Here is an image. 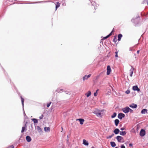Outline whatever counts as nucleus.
I'll return each mask as SVG.
<instances>
[{
  "label": "nucleus",
  "mask_w": 148,
  "mask_h": 148,
  "mask_svg": "<svg viewBox=\"0 0 148 148\" xmlns=\"http://www.w3.org/2000/svg\"><path fill=\"white\" fill-rule=\"evenodd\" d=\"M116 138L118 141L120 143H123L124 142L123 138L120 136H117Z\"/></svg>",
  "instance_id": "nucleus-1"
},
{
  "label": "nucleus",
  "mask_w": 148,
  "mask_h": 148,
  "mask_svg": "<svg viewBox=\"0 0 148 148\" xmlns=\"http://www.w3.org/2000/svg\"><path fill=\"white\" fill-rule=\"evenodd\" d=\"M145 134L146 132L145 130L143 129H141L139 133V135L141 136H143L145 135Z\"/></svg>",
  "instance_id": "nucleus-2"
},
{
  "label": "nucleus",
  "mask_w": 148,
  "mask_h": 148,
  "mask_svg": "<svg viewBox=\"0 0 148 148\" xmlns=\"http://www.w3.org/2000/svg\"><path fill=\"white\" fill-rule=\"evenodd\" d=\"M129 108L128 107H126L122 109V110L125 113H127L129 112Z\"/></svg>",
  "instance_id": "nucleus-3"
},
{
  "label": "nucleus",
  "mask_w": 148,
  "mask_h": 148,
  "mask_svg": "<svg viewBox=\"0 0 148 148\" xmlns=\"http://www.w3.org/2000/svg\"><path fill=\"white\" fill-rule=\"evenodd\" d=\"M107 74L108 75H109V74H110L111 71V68L110 66L108 65L107 66Z\"/></svg>",
  "instance_id": "nucleus-4"
},
{
  "label": "nucleus",
  "mask_w": 148,
  "mask_h": 148,
  "mask_svg": "<svg viewBox=\"0 0 148 148\" xmlns=\"http://www.w3.org/2000/svg\"><path fill=\"white\" fill-rule=\"evenodd\" d=\"M125 115L123 113H119L118 116V117L119 119H122L123 118L125 117Z\"/></svg>",
  "instance_id": "nucleus-5"
},
{
  "label": "nucleus",
  "mask_w": 148,
  "mask_h": 148,
  "mask_svg": "<svg viewBox=\"0 0 148 148\" xmlns=\"http://www.w3.org/2000/svg\"><path fill=\"white\" fill-rule=\"evenodd\" d=\"M129 106L132 108H135L137 107V106L135 104L132 103L129 105Z\"/></svg>",
  "instance_id": "nucleus-6"
},
{
  "label": "nucleus",
  "mask_w": 148,
  "mask_h": 148,
  "mask_svg": "<svg viewBox=\"0 0 148 148\" xmlns=\"http://www.w3.org/2000/svg\"><path fill=\"white\" fill-rule=\"evenodd\" d=\"M95 112L97 116H101V113L100 111H96Z\"/></svg>",
  "instance_id": "nucleus-7"
},
{
  "label": "nucleus",
  "mask_w": 148,
  "mask_h": 148,
  "mask_svg": "<svg viewBox=\"0 0 148 148\" xmlns=\"http://www.w3.org/2000/svg\"><path fill=\"white\" fill-rule=\"evenodd\" d=\"M91 76V74H89L88 75H85L83 77V80L84 81L86 79H87L88 78L90 77Z\"/></svg>",
  "instance_id": "nucleus-8"
},
{
  "label": "nucleus",
  "mask_w": 148,
  "mask_h": 148,
  "mask_svg": "<svg viewBox=\"0 0 148 148\" xmlns=\"http://www.w3.org/2000/svg\"><path fill=\"white\" fill-rule=\"evenodd\" d=\"M26 128H27V125L26 124H25V127H22L21 132L22 133H23L24 132V131H25L26 130H27Z\"/></svg>",
  "instance_id": "nucleus-9"
},
{
  "label": "nucleus",
  "mask_w": 148,
  "mask_h": 148,
  "mask_svg": "<svg viewBox=\"0 0 148 148\" xmlns=\"http://www.w3.org/2000/svg\"><path fill=\"white\" fill-rule=\"evenodd\" d=\"M132 89L134 90L139 91V88L137 86H134L133 87Z\"/></svg>",
  "instance_id": "nucleus-10"
},
{
  "label": "nucleus",
  "mask_w": 148,
  "mask_h": 148,
  "mask_svg": "<svg viewBox=\"0 0 148 148\" xmlns=\"http://www.w3.org/2000/svg\"><path fill=\"white\" fill-rule=\"evenodd\" d=\"M26 140L28 142H30L31 140V138L29 136H27L26 137Z\"/></svg>",
  "instance_id": "nucleus-11"
},
{
  "label": "nucleus",
  "mask_w": 148,
  "mask_h": 148,
  "mask_svg": "<svg viewBox=\"0 0 148 148\" xmlns=\"http://www.w3.org/2000/svg\"><path fill=\"white\" fill-rule=\"evenodd\" d=\"M91 92L90 91H88L87 92L85 93V95L87 97H88L90 96Z\"/></svg>",
  "instance_id": "nucleus-12"
},
{
  "label": "nucleus",
  "mask_w": 148,
  "mask_h": 148,
  "mask_svg": "<svg viewBox=\"0 0 148 148\" xmlns=\"http://www.w3.org/2000/svg\"><path fill=\"white\" fill-rule=\"evenodd\" d=\"M119 132L120 131L119 130L118 128H116L114 130V132L116 134H118L119 133Z\"/></svg>",
  "instance_id": "nucleus-13"
},
{
  "label": "nucleus",
  "mask_w": 148,
  "mask_h": 148,
  "mask_svg": "<svg viewBox=\"0 0 148 148\" xmlns=\"http://www.w3.org/2000/svg\"><path fill=\"white\" fill-rule=\"evenodd\" d=\"M147 112V110L146 109H144L142 110L141 111V113L142 114H145Z\"/></svg>",
  "instance_id": "nucleus-14"
},
{
  "label": "nucleus",
  "mask_w": 148,
  "mask_h": 148,
  "mask_svg": "<svg viewBox=\"0 0 148 148\" xmlns=\"http://www.w3.org/2000/svg\"><path fill=\"white\" fill-rule=\"evenodd\" d=\"M134 69L133 68H131V69L129 73L130 74V76L131 77H132V74L133 73Z\"/></svg>",
  "instance_id": "nucleus-15"
},
{
  "label": "nucleus",
  "mask_w": 148,
  "mask_h": 148,
  "mask_svg": "<svg viewBox=\"0 0 148 148\" xmlns=\"http://www.w3.org/2000/svg\"><path fill=\"white\" fill-rule=\"evenodd\" d=\"M44 130L46 132H49L50 131V128L49 127H44Z\"/></svg>",
  "instance_id": "nucleus-16"
},
{
  "label": "nucleus",
  "mask_w": 148,
  "mask_h": 148,
  "mask_svg": "<svg viewBox=\"0 0 148 148\" xmlns=\"http://www.w3.org/2000/svg\"><path fill=\"white\" fill-rule=\"evenodd\" d=\"M115 124L116 126H117L118 125L119 122V121L118 119H115L114 121Z\"/></svg>",
  "instance_id": "nucleus-17"
},
{
  "label": "nucleus",
  "mask_w": 148,
  "mask_h": 148,
  "mask_svg": "<svg viewBox=\"0 0 148 148\" xmlns=\"http://www.w3.org/2000/svg\"><path fill=\"white\" fill-rule=\"evenodd\" d=\"M83 143L85 145H88V141H87L85 140L84 139L83 140Z\"/></svg>",
  "instance_id": "nucleus-18"
},
{
  "label": "nucleus",
  "mask_w": 148,
  "mask_h": 148,
  "mask_svg": "<svg viewBox=\"0 0 148 148\" xmlns=\"http://www.w3.org/2000/svg\"><path fill=\"white\" fill-rule=\"evenodd\" d=\"M78 120L80 122V123L81 125H82L83 124L84 122V119H78Z\"/></svg>",
  "instance_id": "nucleus-19"
},
{
  "label": "nucleus",
  "mask_w": 148,
  "mask_h": 148,
  "mask_svg": "<svg viewBox=\"0 0 148 148\" xmlns=\"http://www.w3.org/2000/svg\"><path fill=\"white\" fill-rule=\"evenodd\" d=\"M113 31V30H112V32L109 34H108V36H106L105 37H104V38H103V39H106L107 38H108L110 36L112 35V32Z\"/></svg>",
  "instance_id": "nucleus-20"
},
{
  "label": "nucleus",
  "mask_w": 148,
  "mask_h": 148,
  "mask_svg": "<svg viewBox=\"0 0 148 148\" xmlns=\"http://www.w3.org/2000/svg\"><path fill=\"white\" fill-rule=\"evenodd\" d=\"M120 134L121 135L124 136L126 134V132L125 131H121Z\"/></svg>",
  "instance_id": "nucleus-21"
},
{
  "label": "nucleus",
  "mask_w": 148,
  "mask_h": 148,
  "mask_svg": "<svg viewBox=\"0 0 148 148\" xmlns=\"http://www.w3.org/2000/svg\"><path fill=\"white\" fill-rule=\"evenodd\" d=\"M122 37V35L121 34H119L118 35V41H120L121 39V38Z\"/></svg>",
  "instance_id": "nucleus-22"
},
{
  "label": "nucleus",
  "mask_w": 148,
  "mask_h": 148,
  "mask_svg": "<svg viewBox=\"0 0 148 148\" xmlns=\"http://www.w3.org/2000/svg\"><path fill=\"white\" fill-rule=\"evenodd\" d=\"M60 3L59 2H57L56 3V10H57L58 8L60 7Z\"/></svg>",
  "instance_id": "nucleus-23"
},
{
  "label": "nucleus",
  "mask_w": 148,
  "mask_h": 148,
  "mask_svg": "<svg viewBox=\"0 0 148 148\" xmlns=\"http://www.w3.org/2000/svg\"><path fill=\"white\" fill-rule=\"evenodd\" d=\"M110 144L111 145V146L113 147H115L116 146V144L114 142H110Z\"/></svg>",
  "instance_id": "nucleus-24"
},
{
  "label": "nucleus",
  "mask_w": 148,
  "mask_h": 148,
  "mask_svg": "<svg viewBox=\"0 0 148 148\" xmlns=\"http://www.w3.org/2000/svg\"><path fill=\"white\" fill-rule=\"evenodd\" d=\"M37 129L39 132H41L42 131V129L38 126H37Z\"/></svg>",
  "instance_id": "nucleus-25"
},
{
  "label": "nucleus",
  "mask_w": 148,
  "mask_h": 148,
  "mask_svg": "<svg viewBox=\"0 0 148 148\" xmlns=\"http://www.w3.org/2000/svg\"><path fill=\"white\" fill-rule=\"evenodd\" d=\"M34 123H37L38 122V120L35 119H32Z\"/></svg>",
  "instance_id": "nucleus-26"
},
{
  "label": "nucleus",
  "mask_w": 148,
  "mask_h": 148,
  "mask_svg": "<svg viewBox=\"0 0 148 148\" xmlns=\"http://www.w3.org/2000/svg\"><path fill=\"white\" fill-rule=\"evenodd\" d=\"M117 39L116 37V36H114V38L113 40L114 42L115 43H116V42H117Z\"/></svg>",
  "instance_id": "nucleus-27"
},
{
  "label": "nucleus",
  "mask_w": 148,
  "mask_h": 148,
  "mask_svg": "<svg viewBox=\"0 0 148 148\" xmlns=\"http://www.w3.org/2000/svg\"><path fill=\"white\" fill-rule=\"evenodd\" d=\"M116 115V113L114 112L113 114L112 115L111 117L112 118H114L115 117Z\"/></svg>",
  "instance_id": "nucleus-28"
},
{
  "label": "nucleus",
  "mask_w": 148,
  "mask_h": 148,
  "mask_svg": "<svg viewBox=\"0 0 148 148\" xmlns=\"http://www.w3.org/2000/svg\"><path fill=\"white\" fill-rule=\"evenodd\" d=\"M114 134H112L111 135L109 136L108 137H107V138H110L114 136Z\"/></svg>",
  "instance_id": "nucleus-29"
},
{
  "label": "nucleus",
  "mask_w": 148,
  "mask_h": 148,
  "mask_svg": "<svg viewBox=\"0 0 148 148\" xmlns=\"http://www.w3.org/2000/svg\"><path fill=\"white\" fill-rule=\"evenodd\" d=\"M118 52L117 51H116L115 52V56L116 57H118Z\"/></svg>",
  "instance_id": "nucleus-30"
},
{
  "label": "nucleus",
  "mask_w": 148,
  "mask_h": 148,
  "mask_svg": "<svg viewBox=\"0 0 148 148\" xmlns=\"http://www.w3.org/2000/svg\"><path fill=\"white\" fill-rule=\"evenodd\" d=\"M21 102H22V104L23 105L24 101V99L22 97H21Z\"/></svg>",
  "instance_id": "nucleus-31"
},
{
  "label": "nucleus",
  "mask_w": 148,
  "mask_h": 148,
  "mask_svg": "<svg viewBox=\"0 0 148 148\" xmlns=\"http://www.w3.org/2000/svg\"><path fill=\"white\" fill-rule=\"evenodd\" d=\"M51 103V102H50L49 103H48L47 104V107L48 108L50 106V104Z\"/></svg>",
  "instance_id": "nucleus-32"
},
{
  "label": "nucleus",
  "mask_w": 148,
  "mask_h": 148,
  "mask_svg": "<svg viewBox=\"0 0 148 148\" xmlns=\"http://www.w3.org/2000/svg\"><path fill=\"white\" fill-rule=\"evenodd\" d=\"M44 116V115L43 114H42L41 116L39 117V119H43V117Z\"/></svg>",
  "instance_id": "nucleus-33"
},
{
  "label": "nucleus",
  "mask_w": 148,
  "mask_h": 148,
  "mask_svg": "<svg viewBox=\"0 0 148 148\" xmlns=\"http://www.w3.org/2000/svg\"><path fill=\"white\" fill-rule=\"evenodd\" d=\"M98 93L97 92H95L94 93V95L95 96H96L97 95Z\"/></svg>",
  "instance_id": "nucleus-34"
},
{
  "label": "nucleus",
  "mask_w": 148,
  "mask_h": 148,
  "mask_svg": "<svg viewBox=\"0 0 148 148\" xmlns=\"http://www.w3.org/2000/svg\"><path fill=\"white\" fill-rule=\"evenodd\" d=\"M129 112H130L132 113L133 112V110H132L131 109H130L129 108Z\"/></svg>",
  "instance_id": "nucleus-35"
},
{
  "label": "nucleus",
  "mask_w": 148,
  "mask_h": 148,
  "mask_svg": "<svg viewBox=\"0 0 148 148\" xmlns=\"http://www.w3.org/2000/svg\"><path fill=\"white\" fill-rule=\"evenodd\" d=\"M8 148H14V147L13 145H11Z\"/></svg>",
  "instance_id": "nucleus-36"
},
{
  "label": "nucleus",
  "mask_w": 148,
  "mask_h": 148,
  "mask_svg": "<svg viewBox=\"0 0 148 148\" xmlns=\"http://www.w3.org/2000/svg\"><path fill=\"white\" fill-rule=\"evenodd\" d=\"M130 91L129 90H127V91H126V93H127V94H129L130 93Z\"/></svg>",
  "instance_id": "nucleus-37"
},
{
  "label": "nucleus",
  "mask_w": 148,
  "mask_h": 148,
  "mask_svg": "<svg viewBox=\"0 0 148 148\" xmlns=\"http://www.w3.org/2000/svg\"><path fill=\"white\" fill-rule=\"evenodd\" d=\"M121 148H125V147L123 145L121 146Z\"/></svg>",
  "instance_id": "nucleus-38"
},
{
  "label": "nucleus",
  "mask_w": 148,
  "mask_h": 148,
  "mask_svg": "<svg viewBox=\"0 0 148 148\" xmlns=\"http://www.w3.org/2000/svg\"><path fill=\"white\" fill-rule=\"evenodd\" d=\"M120 130H125V128L124 127H122L120 129Z\"/></svg>",
  "instance_id": "nucleus-39"
},
{
  "label": "nucleus",
  "mask_w": 148,
  "mask_h": 148,
  "mask_svg": "<svg viewBox=\"0 0 148 148\" xmlns=\"http://www.w3.org/2000/svg\"><path fill=\"white\" fill-rule=\"evenodd\" d=\"M132 146V144L130 143L129 144V146Z\"/></svg>",
  "instance_id": "nucleus-40"
},
{
  "label": "nucleus",
  "mask_w": 148,
  "mask_h": 148,
  "mask_svg": "<svg viewBox=\"0 0 148 148\" xmlns=\"http://www.w3.org/2000/svg\"><path fill=\"white\" fill-rule=\"evenodd\" d=\"M138 125H137L136 126V129H137V130H138L137 129H138Z\"/></svg>",
  "instance_id": "nucleus-41"
},
{
  "label": "nucleus",
  "mask_w": 148,
  "mask_h": 148,
  "mask_svg": "<svg viewBox=\"0 0 148 148\" xmlns=\"http://www.w3.org/2000/svg\"><path fill=\"white\" fill-rule=\"evenodd\" d=\"M99 90V89H97V90H96V92H97Z\"/></svg>",
  "instance_id": "nucleus-42"
},
{
  "label": "nucleus",
  "mask_w": 148,
  "mask_h": 148,
  "mask_svg": "<svg viewBox=\"0 0 148 148\" xmlns=\"http://www.w3.org/2000/svg\"><path fill=\"white\" fill-rule=\"evenodd\" d=\"M137 52L138 53H139V50H138L137 51Z\"/></svg>",
  "instance_id": "nucleus-43"
},
{
  "label": "nucleus",
  "mask_w": 148,
  "mask_h": 148,
  "mask_svg": "<svg viewBox=\"0 0 148 148\" xmlns=\"http://www.w3.org/2000/svg\"><path fill=\"white\" fill-rule=\"evenodd\" d=\"M61 128H62V130H63V127H62Z\"/></svg>",
  "instance_id": "nucleus-44"
},
{
  "label": "nucleus",
  "mask_w": 148,
  "mask_h": 148,
  "mask_svg": "<svg viewBox=\"0 0 148 148\" xmlns=\"http://www.w3.org/2000/svg\"><path fill=\"white\" fill-rule=\"evenodd\" d=\"M91 148H95L94 147H92Z\"/></svg>",
  "instance_id": "nucleus-45"
},
{
  "label": "nucleus",
  "mask_w": 148,
  "mask_h": 148,
  "mask_svg": "<svg viewBox=\"0 0 148 148\" xmlns=\"http://www.w3.org/2000/svg\"><path fill=\"white\" fill-rule=\"evenodd\" d=\"M115 148H119L117 147H116Z\"/></svg>",
  "instance_id": "nucleus-46"
}]
</instances>
